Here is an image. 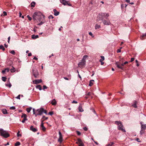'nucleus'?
Masks as SVG:
<instances>
[{
  "label": "nucleus",
  "instance_id": "obj_1",
  "mask_svg": "<svg viewBox=\"0 0 146 146\" xmlns=\"http://www.w3.org/2000/svg\"><path fill=\"white\" fill-rule=\"evenodd\" d=\"M128 63L127 61L125 62L124 63L121 64L120 62H116L115 63V64L117 66V67L118 68L122 70H123L124 68L123 66L125 64Z\"/></svg>",
  "mask_w": 146,
  "mask_h": 146
},
{
  "label": "nucleus",
  "instance_id": "obj_2",
  "mask_svg": "<svg viewBox=\"0 0 146 146\" xmlns=\"http://www.w3.org/2000/svg\"><path fill=\"white\" fill-rule=\"evenodd\" d=\"M0 133L1 135L5 138H7L9 136V135L8 132L2 129H0Z\"/></svg>",
  "mask_w": 146,
  "mask_h": 146
},
{
  "label": "nucleus",
  "instance_id": "obj_3",
  "mask_svg": "<svg viewBox=\"0 0 146 146\" xmlns=\"http://www.w3.org/2000/svg\"><path fill=\"white\" fill-rule=\"evenodd\" d=\"M115 123L118 125L117 128L119 130H121L123 132H125V129L123 128V126L121 122L116 121H115Z\"/></svg>",
  "mask_w": 146,
  "mask_h": 146
},
{
  "label": "nucleus",
  "instance_id": "obj_4",
  "mask_svg": "<svg viewBox=\"0 0 146 146\" xmlns=\"http://www.w3.org/2000/svg\"><path fill=\"white\" fill-rule=\"evenodd\" d=\"M33 75L34 76L35 78H38L39 73L37 69L35 68H33L32 71Z\"/></svg>",
  "mask_w": 146,
  "mask_h": 146
},
{
  "label": "nucleus",
  "instance_id": "obj_5",
  "mask_svg": "<svg viewBox=\"0 0 146 146\" xmlns=\"http://www.w3.org/2000/svg\"><path fill=\"white\" fill-rule=\"evenodd\" d=\"M109 15L108 13H102L101 14L99 15V17L101 18H105L106 19H107V17L109 16Z\"/></svg>",
  "mask_w": 146,
  "mask_h": 146
},
{
  "label": "nucleus",
  "instance_id": "obj_6",
  "mask_svg": "<svg viewBox=\"0 0 146 146\" xmlns=\"http://www.w3.org/2000/svg\"><path fill=\"white\" fill-rule=\"evenodd\" d=\"M101 20L102 21V22L104 25H109L111 24L110 20H106L103 18H102Z\"/></svg>",
  "mask_w": 146,
  "mask_h": 146
},
{
  "label": "nucleus",
  "instance_id": "obj_7",
  "mask_svg": "<svg viewBox=\"0 0 146 146\" xmlns=\"http://www.w3.org/2000/svg\"><path fill=\"white\" fill-rule=\"evenodd\" d=\"M86 62V61L82 60L78 64L79 67L80 68H83L85 66Z\"/></svg>",
  "mask_w": 146,
  "mask_h": 146
},
{
  "label": "nucleus",
  "instance_id": "obj_8",
  "mask_svg": "<svg viewBox=\"0 0 146 146\" xmlns=\"http://www.w3.org/2000/svg\"><path fill=\"white\" fill-rule=\"evenodd\" d=\"M44 109L42 108H41L37 110V111L38 112V114L39 115H41L43 112Z\"/></svg>",
  "mask_w": 146,
  "mask_h": 146
},
{
  "label": "nucleus",
  "instance_id": "obj_9",
  "mask_svg": "<svg viewBox=\"0 0 146 146\" xmlns=\"http://www.w3.org/2000/svg\"><path fill=\"white\" fill-rule=\"evenodd\" d=\"M140 124L141 125V129L142 130H145L146 128V124H144L143 122L141 121L140 122Z\"/></svg>",
  "mask_w": 146,
  "mask_h": 146
},
{
  "label": "nucleus",
  "instance_id": "obj_10",
  "mask_svg": "<svg viewBox=\"0 0 146 146\" xmlns=\"http://www.w3.org/2000/svg\"><path fill=\"white\" fill-rule=\"evenodd\" d=\"M42 82V80L41 79H37L33 81V83L36 84L40 83Z\"/></svg>",
  "mask_w": 146,
  "mask_h": 146
},
{
  "label": "nucleus",
  "instance_id": "obj_11",
  "mask_svg": "<svg viewBox=\"0 0 146 146\" xmlns=\"http://www.w3.org/2000/svg\"><path fill=\"white\" fill-rule=\"evenodd\" d=\"M60 1L61 3H62L64 5H68L70 6V4H68V2L65 0H60Z\"/></svg>",
  "mask_w": 146,
  "mask_h": 146
},
{
  "label": "nucleus",
  "instance_id": "obj_12",
  "mask_svg": "<svg viewBox=\"0 0 146 146\" xmlns=\"http://www.w3.org/2000/svg\"><path fill=\"white\" fill-rule=\"evenodd\" d=\"M44 121V120H42L41 121V127L42 128V130L44 131H45L46 129L45 127L44 126V123H43V122Z\"/></svg>",
  "mask_w": 146,
  "mask_h": 146
},
{
  "label": "nucleus",
  "instance_id": "obj_13",
  "mask_svg": "<svg viewBox=\"0 0 146 146\" xmlns=\"http://www.w3.org/2000/svg\"><path fill=\"white\" fill-rule=\"evenodd\" d=\"M38 13H35L33 15V17L34 19L36 20L38 18Z\"/></svg>",
  "mask_w": 146,
  "mask_h": 146
},
{
  "label": "nucleus",
  "instance_id": "obj_14",
  "mask_svg": "<svg viewBox=\"0 0 146 146\" xmlns=\"http://www.w3.org/2000/svg\"><path fill=\"white\" fill-rule=\"evenodd\" d=\"M30 130H31L34 132H35L37 131L36 129L34 128L33 126H31L30 127Z\"/></svg>",
  "mask_w": 146,
  "mask_h": 146
},
{
  "label": "nucleus",
  "instance_id": "obj_15",
  "mask_svg": "<svg viewBox=\"0 0 146 146\" xmlns=\"http://www.w3.org/2000/svg\"><path fill=\"white\" fill-rule=\"evenodd\" d=\"M53 11L54 13V15L55 16H57L59 14V12L57 11L56 9H54L53 10Z\"/></svg>",
  "mask_w": 146,
  "mask_h": 146
},
{
  "label": "nucleus",
  "instance_id": "obj_16",
  "mask_svg": "<svg viewBox=\"0 0 146 146\" xmlns=\"http://www.w3.org/2000/svg\"><path fill=\"white\" fill-rule=\"evenodd\" d=\"M51 104L53 105H55L56 104V102L55 99H53L51 102Z\"/></svg>",
  "mask_w": 146,
  "mask_h": 146
},
{
  "label": "nucleus",
  "instance_id": "obj_17",
  "mask_svg": "<svg viewBox=\"0 0 146 146\" xmlns=\"http://www.w3.org/2000/svg\"><path fill=\"white\" fill-rule=\"evenodd\" d=\"M76 143L77 144H78V145H80V143H83L82 142V141L80 139H78V141L77 142H76Z\"/></svg>",
  "mask_w": 146,
  "mask_h": 146
},
{
  "label": "nucleus",
  "instance_id": "obj_18",
  "mask_svg": "<svg viewBox=\"0 0 146 146\" xmlns=\"http://www.w3.org/2000/svg\"><path fill=\"white\" fill-rule=\"evenodd\" d=\"M38 35H33L32 36V38L33 39H36L38 38Z\"/></svg>",
  "mask_w": 146,
  "mask_h": 146
},
{
  "label": "nucleus",
  "instance_id": "obj_19",
  "mask_svg": "<svg viewBox=\"0 0 146 146\" xmlns=\"http://www.w3.org/2000/svg\"><path fill=\"white\" fill-rule=\"evenodd\" d=\"M2 111L4 114H7L8 113L7 110L5 109H3Z\"/></svg>",
  "mask_w": 146,
  "mask_h": 146
},
{
  "label": "nucleus",
  "instance_id": "obj_20",
  "mask_svg": "<svg viewBox=\"0 0 146 146\" xmlns=\"http://www.w3.org/2000/svg\"><path fill=\"white\" fill-rule=\"evenodd\" d=\"M36 88L39 89L40 90H42V88L40 85H38L36 86Z\"/></svg>",
  "mask_w": 146,
  "mask_h": 146
},
{
  "label": "nucleus",
  "instance_id": "obj_21",
  "mask_svg": "<svg viewBox=\"0 0 146 146\" xmlns=\"http://www.w3.org/2000/svg\"><path fill=\"white\" fill-rule=\"evenodd\" d=\"M35 2L34 1H33L31 4V7H33L35 6Z\"/></svg>",
  "mask_w": 146,
  "mask_h": 146
},
{
  "label": "nucleus",
  "instance_id": "obj_22",
  "mask_svg": "<svg viewBox=\"0 0 146 146\" xmlns=\"http://www.w3.org/2000/svg\"><path fill=\"white\" fill-rule=\"evenodd\" d=\"M137 103V102L135 101L134 103V104H133L132 105V106H133L135 108H137V106L136 105Z\"/></svg>",
  "mask_w": 146,
  "mask_h": 146
},
{
  "label": "nucleus",
  "instance_id": "obj_23",
  "mask_svg": "<svg viewBox=\"0 0 146 146\" xmlns=\"http://www.w3.org/2000/svg\"><path fill=\"white\" fill-rule=\"evenodd\" d=\"M94 81V80H91L90 81L89 84V86H92L93 84V83L92 82Z\"/></svg>",
  "mask_w": 146,
  "mask_h": 146
},
{
  "label": "nucleus",
  "instance_id": "obj_24",
  "mask_svg": "<svg viewBox=\"0 0 146 146\" xmlns=\"http://www.w3.org/2000/svg\"><path fill=\"white\" fill-rule=\"evenodd\" d=\"M78 110L80 112H82L83 111V110L82 109V107L80 106L78 108Z\"/></svg>",
  "mask_w": 146,
  "mask_h": 146
},
{
  "label": "nucleus",
  "instance_id": "obj_25",
  "mask_svg": "<svg viewBox=\"0 0 146 146\" xmlns=\"http://www.w3.org/2000/svg\"><path fill=\"white\" fill-rule=\"evenodd\" d=\"M100 57L101 58L100 60L99 61L103 62V61L104 60V56H100Z\"/></svg>",
  "mask_w": 146,
  "mask_h": 146
},
{
  "label": "nucleus",
  "instance_id": "obj_26",
  "mask_svg": "<svg viewBox=\"0 0 146 146\" xmlns=\"http://www.w3.org/2000/svg\"><path fill=\"white\" fill-rule=\"evenodd\" d=\"M88 57V56L87 55H84L83 57V58L82 59V60L84 61H86L85 60L86 58Z\"/></svg>",
  "mask_w": 146,
  "mask_h": 146
},
{
  "label": "nucleus",
  "instance_id": "obj_27",
  "mask_svg": "<svg viewBox=\"0 0 146 146\" xmlns=\"http://www.w3.org/2000/svg\"><path fill=\"white\" fill-rule=\"evenodd\" d=\"M21 143H20L19 141H17L16 142L15 144V146H19L20 145Z\"/></svg>",
  "mask_w": 146,
  "mask_h": 146
},
{
  "label": "nucleus",
  "instance_id": "obj_28",
  "mask_svg": "<svg viewBox=\"0 0 146 146\" xmlns=\"http://www.w3.org/2000/svg\"><path fill=\"white\" fill-rule=\"evenodd\" d=\"M13 68H11L10 69V71L11 72H14L15 71V68H14L13 67Z\"/></svg>",
  "mask_w": 146,
  "mask_h": 146
},
{
  "label": "nucleus",
  "instance_id": "obj_29",
  "mask_svg": "<svg viewBox=\"0 0 146 146\" xmlns=\"http://www.w3.org/2000/svg\"><path fill=\"white\" fill-rule=\"evenodd\" d=\"M21 117H24V119H27V115L25 114H23L21 116Z\"/></svg>",
  "mask_w": 146,
  "mask_h": 146
},
{
  "label": "nucleus",
  "instance_id": "obj_30",
  "mask_svg": "<svg viewBox=\"0 0 146 146\" xmlns=\"http://www.w3.org/2000/svg\"><path fill=\"white\" fill-rule=\"evenodd\" d=\"M9 84H5V86L7 87H9V88H10L11 86V84L9 82Z\"/></svg>",
  "mask_w": 146,
  "mask_h": 146
},
{
  "label": "nucleus",
  "instance_id": "obj_31",
  "mask_svg": "<svg viewBox=\"0 0 146 146\" xmlns=\"http://www.w3.org/2000/svg\"><path fill=\"white\" fill-rule=\"evenodd\" d=\"M100 28V26L98 24H96L95 26V29H99Z\"/></svg>",
  "mask_w": 146,
  "mask_h": 146
},
{
  "label": "nucleus",
  "instance_id": "obj_32",
  "mask_svg": "<svg viewBox=\"0 0 146 146\" xmlns=\"http://www.w3.org/2000/svg\"><path fill=\"white\" fill-rule=\"evenodd\" d=\"M114 143L113 142H111L110 143L107 144L106 146H111Z\"/></svg>",
  "mask_w": 146,
  "mask_h": 146
},
{
  "label": "nucleus",
  "instance_id": "obj_33",
  "mask_svg": "<svg viewBox=\"0 0 146 146\" xmlns=\"http://www.w3.org/2000/svg\"><path fill=\"white\" fill-rule=\"evenodd\" d=\"M0 49L2 50L3 51H4L5 50V48H4L3 46L2 45H0Z\"/></svg>",
  "mask_w": 146,
  "mask_h": 146
},
{
  "label": "nucleus",
  "instance_id": "obj_34",
  "mask_svg": "<svg viewBox=\"0 0 146 146\" xmlns=\"http://www.w3.org/2000/svg\"><path fill=\"white\" fill-rule=\"evenodd\" d=\"M146 36L145 35V34H143L141 36L140 38L141 40H143L144 39L143 37Z\"/></svg>",
  "mask_w": 146,
  "mask_h": 146
},
{
  "label": "nucleus",
  "instance_id": "obj_35",
  "mask_svg": "<svg viewBox=\"0 0 146 146\" xmlns=\"http://www.w3.org/2000/svg\"><path fill=\"white\" fill-rule=\"evenodd\" d=\"M145 130H142V129H141V130L140 131V134L141 135H142L144 133Z\"/></svg>",
  "mask_w": 146,
  "mask_h": 146
},
{
  "label": "nucleus",
  "instance_id": "obj_36",
  "mask_svg": "<svg viewBox=\"0 0 146 146\" xmlns=\"http://www.w3.org/2000/svg\"><path fill=\"white\" fill-rule=\"evenodd\" d=\"M7 78L5 77H2V80L4 81L5 82Z\"/></svg>",
  "mask_w": 146,
  "mask_h": 146
},
{
  "label": "nucleus",
  "instance_id": "obj_37",
  "mask_svg": "<svg viewBox=\"0 0 146 146\" xmlns=\"http://www.w3.org/2000/svg\"><path fill=\"white\" fill-rule=\"evenodd\" d=\"M20 133V131H19L17 133V136L18 137H21V135L19 133Z\"/></svg>",
  "mask_w": 146,
  "mask_h": 146
},
{
  "label": "nucleus",
  "instance_id": "obj_38",
  "mask_svg": "<svg viewBox=\"0 0 146 146\" xmlns=\"http://www.w3.org/2000/svg\"><path fill=\"white\" fill-rule=\"evenodd\" d=\"M31 109V108H27L26 109V110H27V112L28 113H29Z\"/></svg>",
  "mask_w": 146,
  "mask_h": 146
},
{
  "label": "nucleus",
  "instance_id": "obj_39",
  "mask_svg": "<svg viewBox=\"0 0 146 146\" xmlns=\"http://www.w3.org/2000/svg\"><path fill=\"white\" fill-rule=\"evenodd\" d=\"M62 141V138H59L58 139V141L61 143Z\"/></svg>",
  "mask_w": 146,
  "mask_h": 146
},
{
  "label": "nucleus",
  "instance_id": "obj_40",
  "mask_svg": "<svg viewBox=\"0 0 146 146\" xmlns=\"http://www.w3.org/2000/svg\"><path fill=\"white\" fill-rule=\"evenodd\" d=\"M10 53L13 55H15V51L14 50H12L11 51V52H10Z\"/></svg>",
  "mask_w": 146,
  "mask_h": 146
},
{
  "label": "nucleus",
  "instance_id": "obj_41",
  "mask_svg": "<svg viewBox=\"0 0 146 146\" xmlns=\"http://www.w3.org/2000/svg\"><path fill=\"white\" fill-rule=\"evenodd\" d=\"M15 107L14 106L11 107L10 108V109H11V110H15Z\"/></svg>",
  "mask_w": 146,
  "mask_h": 146
},
{
  "label": "nucleus",
  "instance_id": "obj_42",
  "mask_svg": "<svg viewBox=\"0 0 146 146\" xmlns=\"http://www.w3.org/2000/svg\"><path fill=\"white\" fill-rule=\"evenodd\" d=\"M20 95H19L17 97H16V98L17 99L20 100Z\"/></svg>",
  "mask_w": 146,
  "mask_h": 146
},
{
  "label": "nucleus",
  "instance_id": "obj_43",
  "mask_svg": "<svg viewBox=\"0 0 146 146\" xmlns=\"http://www.w3.org/2000/svg\"><path fill=\"white\" fill-rule=\"evenodd\" d=\"M53 113H54L53 111H50L49 113L48 114L50 115H52L53 114Z\"/></svg>",
  "mask_w": 146,
  "mask_h": 146
},
{
  "label": "nucleus",
  "instance_id": "obj_44",
  "mask_svg": "<svg viewBox=\"0 0 146 146\" xmlns=\"http://www.w3.org/2000/svg\"><path fill=\"white\" fill-rule=\"evenodd\" d=\"M27 17H28V19L29 21H31L32 19V18L31 17H30L29 15L27 16Z\"/></svg>",
  "mask_w": 146,
  "mask_h": 146
},
{
  "label": "nucleus",
  "instance_id": "obj_45",
  "mask_svg": "<svg viewBox=\"0 0 146 146\" xmlns=\"http://www.w3.org/2000/svg\"><path fill=\"white\" fill-rule=\"evenodd\" d=\"M9 69L8 68H5V70L6 72H8L9 71Z\"/></svg>",
  "mask_w": 146,
  "mask_h": 146
},
{
  "label": "nucleus",
  "instance_id": "obj_46",
  "mask_svg": "<svg viewBox=\"0 0 146 146\" xmlns=\"http://www.w3.org/2000/svg\"><path fill=\"white\" fill-rule=\"evenodd\" d=\"M42 119H44V120H46V119H47L48 118V117H45V116H43V117H42Z\"/></svg>",
  "mask_w": 146,
  "mask_h": 146
},
{
  "label": "nucleus",
  "instance_id": "obj_47",
  "mask_svg": "<svg viewBox=\"0 0 146 146\" xmlns=\"http://www.w3.org/2000/svg\"><path fill=\"white\" fill-rule=\"evenodd\" d=\"M54 17H53V16L52 15H50L48 17V18H49L50 19H52Z\"/></svg>",
  "mask_w": 146,
  "mask_h": 146
},
{
  "label": "nucleus",
  "instance_id": "obj_48",
  "mask_svg": "<svg viewBox=\"0 0 146 146\" xmlns=\"http://www.w3.org/2000/svg\"><path fill=\"white\" fill-rule=\"evenodd\" d=\"M27 120V119H23L22 120V122L23 123H24L25 121V120Z\"/></svg>",
  "mask_w": 146,
  "mask_h": 146
},
{
  "label": "nucleus",
  "instance_id": "obj_49",
  "mask_svg": "<svg viewBox=\"0 0 146 146\" xmlns=\"http://www.w3.org/2000/svg\"><path fill=\"white\" fill-rule=\"evenodd\" d=\"M76 132H77V133L78 134V135H80L81 134V133L80 132H79V131H76Z\"/></svg>",
  "mask_w": 146,
  "mask_h": 146
},
{
  "label": "nucleus",
  "instance_id": "obj_50",
  "mask_svg": "<svg viewBox=\"0 0 146 146\" xmlns=\"http://www.w3.org/2000/svg\"><path fill=\"white\" fill-rule=\"evenodd\" d=\"M136 141H137V142H141V141H140L139 140V138H137L136 139Z\"/></svg>",
  "mask_w": 146,
  "mask_h": 146
},
{
  "label": "nucleus",
  "instance_id": "obj_51",
  "mask_svg": "<svg viewBox=\"0 0 146 146\" xmlns=\"http://www.w3.org/2000/svg\"><path fill=\"white\" fill-rule=\"evenodd\" d=\"M83 129L85 131H87L88 130V128L86 127H84L83 128Z\"/></svg>",
  "mask_w": 146,
  "mask_h": 146
},
{
  "label": "nucleus",
  "instance_id": "obj_52",
  "mask_svg": "<svg viewBox=\"0 0 146 146\" xmlns=\"http://www.w3.org/2000/svg\"><path fill=\"white\" fill-rule=\"evenodd\" d=\"M3 13L4 14V16H6L7 15V13L5 11H3Z\"/></svg>",
  "mask_w": 146,
  "mask_h": 146
},
{
  "label": "nucleus",
  "instance_id": "obj_53",
  "mask_svg": "<svg viewBox=\"0 0 146 146\" xmlns=\"http://www.w3.org/2000/svg\"><path fill=\"white\" fill-rule=\"evenodd\" d=\"M43 23V22H41L40 23L38 24V25H42Z\"/></svg>",
  "mask_w": 146,
  "mask_h": 146
},
{
  "label": "nucleus",
  "instance_id": "obj_54",
  "mask_svg": "<svg viewBox=\"0 0 146 146\" xmlns=\"http://www.w3.org/2000/svg\"><path fill=\"white\" fill-rule=\"evenodd\" d=\"M121 52V50L120 49H118L117 50V52L119 53Z\"/></svg>",
  "mask_w": 146,
  "mask_h": 146
},
{
  "label": "nucleus",
  "instance_id": "obj_55",
  "mask_svg": "<svg viewBox=\"0 0 146 146\" xmlns=\"http://www.w3.org/2000/svg\"><path fill=\"white\" fill-rule=\"evenodd\" d=\"M72 103L77 104V102L76 101L74 100L72 102Z\"/></svg>",
  "mask_w": 146,
  "mask_h": 146
},
{
  "label": "nucleus",
  "instance_id": "obj_56",
  "mask_svg": "<svg viewBox=\"0 0 146 146\" xmlns=\"http://www.w3.org/2000/svg\"><path fill=\"white\" fill-rule=\"evenodd\" d=\"M79 146H84V144L83 143H80V145H79Z\"/></svg>",
  "mask_w": 146,
  "mask_h": 146
},
{
  "label": "nucleus",
  "instance_id": "obj_57",
  "mask_svg": "<svg viewBox=\"0 0 146 146\" xmlns=\"http://www.w3.org/2000/svg\"><path fill=\"white\" fill-rule=\"evenodd\" d=\"M134 58H131L130 62H132L133 61H134Z\"/></svg>",
  "mask_w": 146,
  "mask_h": 146
},
{
  "label": "nucleus",
  "instance_id": "obj_58",
  "mask_svg": "<svg viewBox=\"0 0 146 146\" xmlns=\"http://www.w3.org/2000/svg\"><path fill=\"white\" fill-rule=\"evenodd\" d=\"M43 87L44 89H46L47 88V87L46 86H45V85H44L43 86Z\"/></svg>",
  "mask_w": 146,
  "mask_h": 146
},
{
  "label": "nucleus",
  "instance_id": "obj_59",
  "mask_svg": "<svg viewBox=\"0 0 146 146\" xmlns=\"http://www.w3.org/2000/svg\"><path fill=\"white\" fill-rule=\"evenodd\" d=\"M10 37L9 36V37H8V42L9 43V41L10 40Z\"/></svg>",
  "mask_w": 146,
  "mask_h": 146
},
{
  "label": "nucleus",
  "instance_id": "obj_60",
  "mask_svg": "<svg viewBox=\"0 0 146 146\" xmlns=\"http://www.w3.org/2000/svg\"><path fill=\"white\" fill-rule=\"evenodd\" d=\"M91 94V93L90 92H89L87 94V95L88 96H90Z\"/></svg>",
  "mask_w": 146,
  "mask_h": 146
},
{
  "label": "nucleus",
  "instance_id": "obj_61",
  "mask_svg": "<svg viewBox=\"0 0 146 146\" xmlns=\"http://www.w3.org/2000/svg\"><path fill=\"white\" fill-rule=\"evenodd\" d=\"M89 34L91 36H92L93 35V34L92 32H90L89 33Z\"/></svg>",
  "mask_w": 146,
  "mask_h": 146
},
{
  "label": "nucleus",
  "instance_id": "obj_62",
  "mask_svg": "<svg viewBox=\"0 0 146 146\" xmlns=\"http://www.w3.org/2000/svg\"><path fill=\"white\" fill-rule=\"evenodd\" d=\"M43 112H44L45 114H47V111H46V110H44V111Z\"/></svg>",
  "mask_w": 146,
  "mask_h": 146
},
{
  "label": "nucleus",
  "instance_id": "obj_63",
  "mask_svg": "<svg viewBox=\"0 0 146 146\" xmlns=\"http://www.w3.org/2000/svg\"><path fill=\"white\" fill-rule=\"evenodd\" d=\"M31 55H32V54L31 53H30L28 54V56H31Z\"/></svg>",
  "mask_w": 146,
  "mask_h": 146
},
{
  "label": "nucleus",
  "instance_id": "obj_64",
  "mask_svg": "<svg viewBox=\"0 0 146 146\" xmlns=\"http://www.w3.org/2000/svg\"><path fill=\"white\" fill-rule=\"evenodd\" d=\"M5 72H6L5 71V70H2V73L3 74H4V73Z\"/></svg>",
  "mask_w": 146,
  "mask_h": 146
}]
</instances>
